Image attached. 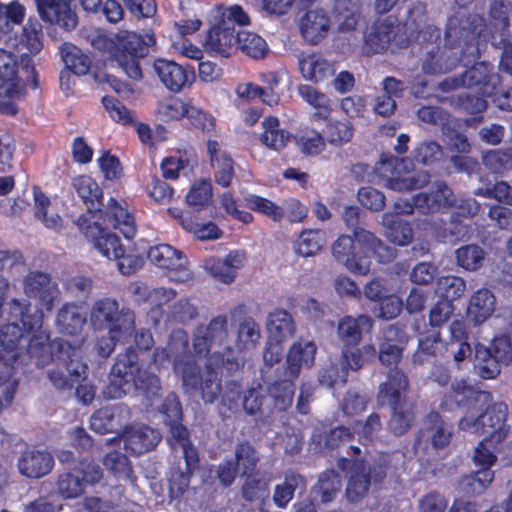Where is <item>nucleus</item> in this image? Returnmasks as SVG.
I'll use <instances>...</instances> for the list:
<instances>
[{
  "instance_id": "nucleus-41",
  "label": "nucleus",
  "mask_w": 512,
  "mask_h": 512,
  "mask_svg": "<svg viewBox=\"0 0 512 512\" xmlns=\"http://www.w3.org/2000/svg\"><path fill=\"white\" fill-rule=\"evenodd\" d=\"M324 232L316 229L303 230L294 244L295 252L303 257L316 255L325 243Z\"/></svg>"
},
{
  "instance_id": "nucleus-55",
  "label": "nucleus",
  "mask_w": 512,
  "mask_h": 512,
  "mask_svg": "<svg viewBox=\"0 0 512 512\" xmlns=\"http://www.w3.org/2000/svg\"><path fill=\"white\" fill-rule=\"evenodd\" d=\"M324 133L331 145L342 146L351 141L354 128L349 120L331 121L326 126Z\"/></svg>"
},
{
  "instance_id": "nucleus-20",
  "label": "nucleus",
  "mask_w": 512,
  "mask_h": 512,
  "mask_svg": "<svg viewBox=\"0 0 512 512\" xmlns=\"http://www.w3.org/2000/svg\"><path fill=\"white\" fill-rule=\"evenodd\" d=\"M482 26L483 19L479 16L473 17L469 27H463L461 29L456 27V20L451 18L447 25L446 40L448 43H452L454 40H457V46L461 47L463 54L467 53L474 58L478 53V48L469 41L474 40L476 34L478 37L484 36ZM461 60L464 62V65L469 62L465 60V55H463Z\"/></svg>"
},
{
  "instance_id": "nucleus-30",
  "label": "nucleus",
  "mask_w": 512,
  "mask_h": 512,
  "mask_svg": "<svg viewBox=\"0 0 512 512\" xmlns=\"http://www.w3.org/2000/svg\"><path fill=\"white\" fill-rule=\"evenodd\" d=\"M261 126L263 131L259 135V141L262 145L274 151H280L286 147L291 134L280 127V121L277 117H265Z\"/></svg>"
},
{
  "instance_id": "nucleus-38",
  "label": "nucleus",
  "mask_w": 512,
  "mask_h": 512,
  "mask_svg": "<svg viewBox=\"0 0 512 512\" xmlns=\"http://www.w3.org/2000/svg\"><path fill=\"white\" fill-rule=\"evenodd\" d=\"M494 310V295L487 289H480L471 297L467 312L472 320H487Z\"/></svg>"
},
{
  "instance_id": "nucleus-18",
  "label": "nucleus",
  "mask_w": 512,
  "mask_h": 512,
  "mask_svg": "<svg viewBox=\"0 0 512 512\" xmlns=\"http://www.w3.org/2000/svg\"><path fill=\"white\" fill-rule=\"evenodd\" d=\"M54 457L45 449L28 447L21 452L17 467L26 478L39 479L49 474L54 467Z\"/></svg>"
},
{
  "instance_id": "nucleus-25",
  "label": "nucleus",
  "mask_w": 512,
  "mask_h": 512,
  "mask_svg": "<svg viewBox=\"0 0 512 512\" xmlns=\"http://www.w3.org/2000/svg\"><path fill=\"white\" fill-rule=\"evenodd\" d=\"M427 436L431 440V444L436 449L446 447L451 440V429L443 421L438 412L432 411L426 415L424 419V427L416 437L414 449L417 452V446L420 444L421 439Z\"/></svg>"
},
{
  "instance_id": "nucleus-62",
  "label": "nucleus",
  "mask_w": 512,
  "mask_h": 512,
  "mask_svg": "<svg viewBox=\"0 0 512 512\" xmlns=\"http://www.w3.org/2000/svg\"><path fill=\"white\" fill-rule=\"evenodd\" d=\"M34 205L35 217L39 219L48 228H58L61 226V218L59 216L48 218L47 210L51 204L50 199L40 188H34Z\"/></svg>"
},
{
  "instance_id": "nucleus-12",
  "label": "nucleus",
  "mask_w": 512,
  "mask_h": 512,
  "mask_svg": "<svg viewBox=\"0 0 512 512\" xmlns=\"http://www.w3.org/2000/svg\"><path fill=\"white\" fill-rule=\"evenodd\" d=\"M349 473L346 497L350 502H359L367 495L371 482H379L385 476L380 466H372L365 459L354 460Z\"/></svg>"
},
{
  "instance_id": "nucleus-60",
  "label": "nucleus",
  "mask_w": 512,
  "mask_h": 512,
  "mask_svg": "<svg viewBox=\"0 0 512 512\" xmlns=\"http://www.w3.org/2000/svg\"><path fill=\"white\" fill-rule=\"evenodd\" d=\"M341 485L340 475L335 470L324 471L318 481L321 501L324 503L332 501L339 492Z\"/></svg>"
},
{
  "instance_id": "nucleus-19",
  "label": "nucleus",
  "mask_w": 512,
  "mask_h": 512,
  "mask_svg": "<svg viewBox=\"0 0 512 512\" xmlns=\"http://www.w3.org/2000/svg\"><path fill=\"white\" fill-rule=\"evenodd\" d=\"M211 27L204 40V48L212 56L229 57L235 51L237 42L233 27L219 24L210 17Z\"/></svg>"
},
{
  "instance_id": "nucleus-16",
  "label": "nucleus",
  "mask_w": 512,
  "mask_h": 512,
  "mask_svg": "<svg viewBox=\"0 0 512 512\" xmlns=\"http://www.w3.org/2000/svg\"><path fill=\"white\" fill-rule=\"evenodd\" d=\"M453 202L452 192L443 184H438L432 194H417L413 197V203L400 199L395 203L397 213L410 214L415 209L425 214L438 211L451 205Z\"/></svg>"
},
{
  "instance_id": "nucleus-63",
  "label": "nucleus",
  "mask_w": 512,
  "mask_h": 512,
  "mask_svg": "<svg viewBox=\"0 0 512 512\" xmlns=\"http://www.w3.org/2000/svg\"><path fill=\"white\" fill-rule=\"evenodd\" d=\"M109 323L112 325L109 326L107 335L97 338L94 346V350L97 355L104 359L108 358L113 353L116 343L119 340V335L121 334V326L119 325V322Z\"/></svg>"
},
{
  "instance_id": "nucleus-32",
  "label": "nucleus",
  "mask_w": 512,
  "mask_h": 512,
  "mask_svg": "<svg viewBox=\"0 0 512 512\" xmlns=\"http://www.w3.org/2000/svg\"><path fill=\"white\" fill-rule=\"evenodd\" d=\"M362 0H335L334 14L341 33L353 31L360 19Z\"/></svg>"
},
{
  "instance_id": "nucleus-46",
  "label": "nucleus",
  "mask_w": 512,
  "mask_h": 512,
  "mask_svg": "<svg viewBox=\"0 0 512 512\" xmlns=\"http://www.w3.org/2000/svg\"><path fill=\"white\" fill-rule=\"evenodd\" d=\"M323 311L315 300L313 299H307L301 301L299 303L298 307L295 309L293 313H289L284 309L281 308H275L273 311L269 313V317L271 320H286L287 318H320L323 317Z\"/></svg>"
},
{
  "instance_id": "nucleus-4",
  "label": "nucleus",
  "mask_w": 512,
  "mask_h": 512,
  "mask_svg": "<svg viewBox=\"0 0 512 512\" xmlns=\"http://www.w3.org/2000/svg\"><path fill=\"white\" fill-rule=\"evenodd\" d=\"M44 322H5L0 326V385L7 384L5 397L7 402L14 400L19 380L16 377L15 362L20 356V348L36 335L47 333L42 330Z\"/></svg>"
},
{
  "instance_id": "nucleus-39",
  "label": "nucleus",
  "mask_w": 512,
  "mask_h": 512,
  "mask_svg": "<svg viewBox=\"0 0 512 512\" xmlns=\"http://www.w3.org/2000/svg\"><path fill=\"white\" fill-rule=\"evenodd\" d=\"M300 97L315 109L314 117L325 120L329 117L332 108L331 100L322 92L316 90L310 85H300L298 87Z\"/></svg>"
},
{
  "instance_id": "nucleus-27",
  "label": "nucleus",
  "mask_w": 512,
  "mask_h": 512,
  "mask_svg": "<svg viewBox=\"0 0 512 512\" xmlns=\"http://www.w3.org/2000/svg\"><path fill=\"white\" fill-rule=\"evenodd\" d=\"M409 389V379L400 369H390L387 374V380L379 385L378 401L382 404L407 400Z\"/></svg>"
},
{
  "instance_id": "nucleus-33",
  "label": "nucleus",
  "mask_w": 512,
  "mask_h": 512,
  "mask_svg": "<svg viewBox=\"0 0 512 512\" xmlns=\"http://www.w3.org/2000/svg\"><path fill=\"white\" fill-rule=\"evenodd\" d=\"M193 80L194 73L192 70L172 61H162V84L170 91L179 92L189 86Z\"/></svg>"
},
{
  "instance_id": "nucleus-37",
  "label": "nucleus",
  "mask_w": 512,
  "mask_h": 512,
  "mask_svg": "<svg viewBox=\"0 0 512 512\" xmlns=\"http://www.w3.org/2000/svg\"><path fill=\"white\" fill-rule=\"evenodd\" d=\"M243 201L248 209L262 214L274 222H281L284 219V208L268 198L249 193L244 196Z\"/></svg>"
},
{
  "instance_id": "nucleus-21",
  "label": "nucleus",
  "mask_w": 512,
  "mask_h": 512,
  "mask_svg": "<svg viewBox=\"0 0 512 512\" xmlns=\"http://www.w3.org/2000/svg\"><path fill=\"white\" fill-rule=\"evenodd\" d=\"M330 27V18L327 12L320 7L307 10L299 22L301 35L312 44L322 41L327 36Z\"/></svg>"
},
{
  "instance_id": "nucleus-47",
  "label": "nucleus",
  "mask_w": 512,
  "mask_h": 512,
  "mask_svg": "<svg viewBox=\"0 0 512 512\" xmlns=\"http://www.w3.org/2000/svg\"><path fill=\"white\" fill-rule=\"evenodd\" d=\"M259 456L255 448L247 441L237 444L235 464L241 476L250 475L256 469Z\"/></svg>"
},
{
  "instance_id": "nucleus-9",
  "label": "nucleus",
  "mask_w": 512,
  "mask_h": 512,
  "mask_svg": "<svg viewBox=\"0 0 512 512\" xmlns=\"http://www.w3.org/2000/svg\"><path fill=\"white\" fill-rule=\"evenodd\" d=\"M103 479V470L93 460L83 458L71 470L60 473L56 480V491L63 499L81 496L87 486H93Z\"/></svg>"
},
{
  "instance_id": "nucleus-23",
  "label": "nucleus",
  "mask_w": 512,
  "mask_h": 512,
  "mask_svg": "<svg viewBox=\"0 0 512 512\" xmlns=\"http://www.w3.org/2000/svg\"><path fill=\"white\" fill-rule=\"evenodd\" d=\"M171 282L186 283L192 280V272L186 257L170 245L162 244V278Z\"/></svg>"
},
{
  "instance_id": "nucleus-43",
  "label": "nucleus",
  "mask_w": 512,
  "mask_h": 512,
  "mask_svg": "<svg viewBox=\"0 0 512 512\" xmlns=\"http://www.w3.org/2000/svg\"><path fill=\"white\" fill-rule=\"evenodd\" d=\"M502 365L486 350L485 345L477 344L475 346L474 367L481 378L495 379L500 374Z\"/></svg>"
},
{
  "instance_id": "nucleus-29",
  "label": "nucleus",
  "mask_w": 512,
  "mask_h": 512,
  "mask_svg": "<svg viewBox=\"0 0 512 512\" xmlns=\"http://www.w3.org/2000/svg\"><path fill=\"white\" fill-rule=\"evenodd\" d=\"M391 409V417L389 420L390 431L397 436L405 434L411 429L415 422V403L407 400L387 403Z\"/></svg>"
},
{
  "instance_id": "nucleus-49",
  "label": "nucleus",
  "mask_w": 512,
  "mask_h": 512,
  "mask_svg": "<svg viewBox=\"0 0 512 512\" xmlns=\"http://www.w3.org/2000/svg\"><path fill=\"white\" fill-rule=\"evenodd\" d=\"M213 197V189L210 180L201 179L195 181L186 195L189 206L196 210H202L210 204Z\"/></svg>"
},
{
  "instance_id": "nucleus-44",
  "label": "nucleus",
  "mask_w": 512,
  "mask_h": 512,
  "mask_svg": "<svg viewBox=\"0 0 512 512\" xmlns=\"http://www.w3.org/2000/svg\"><path fill=\"white\" fill-rule=\"evenodd\" d=\"M43 27L41 23L29 18L22 29L19 44L31 55H37L43 49Z\"/></svg>"
},
{
  "instance_id": "nucleus-35",
  "label": "nucleus",
  "mask_w": 512,
  "mask_h": 512,
  "mask_svg": "<svg viewBox=\"0 0 512 512\" xmlns=\"http://www.w3.org/2000/svg\"><path fill=\"white\" fill-rule=\"evenodd\" d=\"M122 314V320H134L135 315L131 310H119V303L116 299L105 297L97 300L90 312V320H119Z\"/></svg>"
},
{
  "instance_id": "nucleus-6",
  "label": "nucleus",
  "mask_w": 512,
  "mask_h": 512,
  "mask_svg": "<svg viewBox=\"0 0 512 512\" xmlns=\"http://www.w3.org/2000/svg\"><path fill=\"white\" fill-rule=\"evenodd\" d=\"M82 226L85 229V239L102 256L116 260L121 274L132 275L144 265L145 258L138 254L127 253L116 234H103V231L95 225L86 226L84 218H82Z\"/></svg>"
},
{
  "instance_id": "nucleus-11",
  "label": "nucleus",
  "mask_w": 512,
  "mask_h": 512,
  "mask_svg": "<svg viewBox=\"0 0 512 512\" xmlns=\"http://www.w3.org/2000/svg\"><path fill=\"white\" fill-rule=\"evenodd\" d=\"M506 417L507 406L502 402L494 403L478 417L471 415L462 418L459 422V428L477 435L495 438L496 441H502Z\"/></svg>"
},
{
  "instance_id": "nucleus-61",
  "label": "nucleus",
  "mask_w": 512,
  "mask_h": 512,
  "mask_svg": "<svg viewBox=\"0 0 512 512\" xmlns=\"http://www.w3.org/2000/svg\"><path fill=\"white\" fill-rule=\"evenodd\" d=\"M491 19L494 28L500 30V36L512 24V5L505 0H496L491 5Z\"/></svg>"
},
{
  "instance_id": "nucleus-51",
  "label": "nucleus",
  "mask_w": 512,
  "mask_h": 512,
  "mask_svg": "<svg viewBox=\"0 0 512 512\" xmlns=\"http://www.w3.org/2000/svg\"><path fill=\"white\" fill-rule=\"evenodd\" d=\"M26 15V9L18 0L8 4L0 1V31L7 32L14 25L22 24Z\"/></svg>"
},
{
  "instance_id": "nucleus-28",
  "label": "nucleus",
  "mask_w": 512,
  "mask_h": 512,
  "mask_svg": "<svg viewBox=\"0 0 512 512\" xmlns=\"http://www.w3.org/2000/svg\"><path fill=\"white\" fill-rule=\"evenodd\" d=\"M302 77L310 82H321L334 73V67L324 57L316 53H301L297 57Z\"/></svg>"
},
{
  "instance_id": "nucleus-36",
  "label": "nucleus",
  "mask_w": 512,
  "mask_h": 512,
  "mask_svg": "<svg viewBox=\"0 0 512 512\" xmlns=\"http://www.w3.org/2000/svg\"><path fill=\"white\" fill-rule=\"evenodd\" d=\"M60 49L65 67L75 75H86L90 71L91 59L80 48L71 43H63Z\"/></svg>"
},
{
  "instance_id": "nucleus-10",
  "label": "nucleus",
  "mask_w": 512,
  "mask_h": 512,
  "mask_svg": "<svg viewBox=\"0 0 512 512\" xmlns=\"http://www.w3.org/2000/svg\"><path fill=\"white\" fill-rule=\"evenodd\" d=\"M376 172L385 180L386 187L396 191L421 188L429 180L426 172L421 171L415 175L409 169L408 160L395 157L382 159L376 166Z\"/></svg>"
},
{
  "instance_id": "nucleus-14",
  "label": "nucleus",
  "mask_w": 512,
  "mask_h": 512,
  "mask_svg": "<svg viewBox=\"0 0 512 512\" xmlns=\"http://www.w3.org/2000/svg\"><path fill=\"white\" fill-rule=\"evenodd\" d=\"M40 19L49 25L71 31L78 24L75 0H34Z\"/></svg>"
},
{
  "instance_id": "nucleus-24",
  "label": "nucleus",
  "mask_w": 512,
  "mask_h": 512,
  "mask_svg": "<svg viewBox=\"0 0 512 512\" xmlns=\"http://www.w3.org/2000/svg\"><path fill=\"white\" fill-rule=\"evenodd\" d=\"M317 346L313 341L301 340L294 343L287 354L286 374L297 379L302 368H310L314 364Z\"/></svg>"
},
{
  "instance_id": "nucleus-53",
  "label": "nucleus",
  "mask_w": 512,
  "mask_h": 512,
  "mask_svg": "<svg viewBox=\"0 0 512 512\" xmlns=\"http://www.w3.org/2000/svg\"><path fill=\"white\" fill-rule=\"evenodd\" d=\"M296 143L300 151L308 156H316L326 148L323 136L316 130L301 131L296 137Z\"/></svg>"
},
{
  "instance_id": "nucleus-31",
  "label": "nucleus",
  "mask_w": 512,
  "mask_h": 512,
  "mask_svg": "<svg viewBox=\"0 0 512 512\" xmlns=\"http://www.w3.org/2000/svg\"><path fill=\"white\" fill-rule=\"evenodd\" d=\"M124 449L131 455L144 454L157 446L158 440L155 431L143 426L137 430H131L124 434Z\"/></svg>"
},
{
  "instance_id": "nucleus-17",
  "label": "nucleus",
  "mask_w": 512,
  "mask_h": 512,
  "mask_svg": "<svg viewBox=\"0 0 512 512\" xmlns=\"http://www.w3.org/2000/svg\"><path fill=\"white\" fill-rule=\"evenodd\" d=\"M23 285L28 297L37 298L46 311L53 310L54 300L57 298L59 290L48 273L30 271L25 276Z\"/></svg>"
},
{
  "instance_id": "nucleus-34",
  "label": "nucleus",
  "mask_w": 512,
  "mask_h": 512,
  "mask_svg": "<svg viewBox=\"0 0 512 512\" xmlns=\"http://www.w3.org/2000/svg\"><path fill=\"white\" fill-rule=\"evenodd\" d=\"M385 236L394 244L406 246L413 239V231L407 222L399 218L397 214L385 213L382 218Z\"/></svg>"
},
{
  "instance_id": "nucleus-22",
  "label": "nucleus",
  "mask_w": 512,
  "mask_h": 512,
  "mask_svg": "<svg viewBox=\"0 0 512 512\" xmlns=\"http://www.w3.org/2000/svg\"><path fill=\"white\" fill-rule=\"evenodd\" d=\"M400 28L392 27L387 24H377L370 27L364 34V43L368 52L379 53L387 49L395 52L397 48L402 47L399 43L398 35Z\"/></svg>"
},
{
  "instance_id": "nucleus-58",
  "label": "nucleus",
  "mask_w": 512,
  "mask_h": 512,
  "mask_svg": "<svg viewBox=\"0 0 512 512\" xmlns=\"http://www.w3.org/2000/svg\"><path fill=\"white\" fill-rule=\"evenodd\" d=\"M303 484V478L297 474L287 475L282 484L275 487L273 500L279 508H284L293 498L295 490Z\"/></svg>"
},
{
  "instance_id": "nucleus-42",
  "label": "nucleus",
  "mask_w": 512,
  "mask_h": 512,
  "mask_svg": "<svg viewBox=\"0 0 512 512\" xmlns=\"http://www.w3.org/2000/svg\"><path fill=\"white\" fill-rule=\"evenodd\" d=\"M87 12L101 13L107 22L118 23L124 17V9L117 0H80Z\"/></svg>"
},
{
  "instance_id": "nucleus-64",
  "label": "nucleus",
  "mask_w": 512,
  "mask_h": 512,
  "mask_svg": "<svg viewBox=\"0 0 512 512\" xmlns=\"http://www.w3.org/2000/svg\"><path fill=\"white\" fill-rule=\"evenodd\" d=\"M486 350L505 366L512 362V344L505 335L495 337L489 346H486Z\"/></svg>"
},
{
  "instance_id": "nucleus-40",
  "label": "nucleus",
  "mask_w": 512,
  "mask_h": 512,
  "mask_svg": "<svg viewBox=\"0 0 512 512\" xmlns=\"http://www.w3.org/2000/svg\"><path fill=\"white\" fill-rule=\"evenodd\" d=\"M295 379L279 380L267 385V393L273 401L274 409L278 411L287 410L293 402Z\"/></svg>"
},
{
  "instance_id": "nucleus-48",
  "label": "nucleus",
  "mask_w": 512,
  "mask_h": 512,
  "mask_svg": "<svg viewBox=\"0 0 512 512\" xmlns=\"http://www.w3.org/2000/svg\"><path fill=\"white\" fill-rule=\"evenodd\" d=\"M442 322H415L414 328L419 334V347L428 354H434L440 341V324Z\"/></svg>"
},
{
  "instance_id": "nucleus-45",
  "label": "nucleus",
  "mask_w": 512,
  "mask_h": 512,
  "mask_svg": "<svg viewBox=\"0 0 512 512\" xmlns=\"http://www.w3.org/2000/svg\"><path fill=\"white\" fill-rule=\"evenodd\" d=\"M236 40L238 48L244 54L254 59L263 58L268 51V45L265 40L253 32L246 30L239 31Z\"/></svg>"
},
{
  "instance_id": "nucleus-2",
  "label": "nucleus",
  "mask_w": 512,
  "mask_h": 512,
  "mask_svg": "<svg viewBox=\"0 0 512 512\" xmlns=\"http://www.w3.org/2000/svg\"><path fill=\"white\" fill-rule=\"evenodd\" d=\"M332 254L349 271L359 275H366L370 271V254L380 263L389 262L395 257L394 249L365 229H356L354 239L346 235L339 236L332 245Z\"/></svg>"
},
{
  "instance_id": "nucleus-57",
  "label": "nucleus",
  "mask_w": 512,
  "mask_h": 512,
  "mask_svg": "<svg viewBox=\"0 0 512 512\" xmlns=\"http://www.w3.org/2000/svg\"><path fill=\"white\" fill-rule=\"evenodd\" d=\"M485 253L477 245H467L456 251L457 263L460 267L468 271L479 269L484 261Z\"/></svg>"
},
{
  "instance_id": "nucleus-13",
  "label": "nucleus",
  "mask_w": 512,
  "mask_h": 512,
  "mask_svg": "<svg viewBox=\"0 0 512 512\" xmlns=\"http://www.w3.org/2000/svg\"><path fill=\"white\" fill-rule=\"evenodd\" d=\"M166 437L167 443L174 453L180 452L185 461V468L179 470V477L183 485H187L188 478L199 466V456L197 449L190 441L188 429L180 424H171Z\"/></svg>"
},
{
  "instance_id": "nucleus-26",
  "label": "nucleus",
  "mask_w": 512,
  "mask_h": 512,
  "mask_svg": "<svg viewBox=\"0 0 512 512\" xmlns=\"http://www.w3.org/2000/svg\"><path fill=\"white\" fill-rule=\"evenodd\" d=\"M72 187L87 207L86 213L90 219L96 213V209L103 206V191L99 184L91 176L83 174L72 180Z\"/></svg>"
},
{
  "instance_id": "nucleus-50",
  "label": "nucleus",
  "mask_w": 512,
  "mask_h": 512,
  "mask_svg": "<svg viewBox=\"0 0 512 512\" xmlns=\"http://www.w3.org/2000/svg\"><path fill=\"white\" fill-rule=\"evenodd\" d=\"M465 290V281L455 275L439 277L435 285V293L449 301L462 297Z\"/></svg>"
},
{
  "instance_id": "nucleus-52",
  "label": "nucleus",
  "mask_w": 512,
  "mask_h": 512,
  "mask_svg": "<svg viewBox=\"0 0 512 512\" xmlns=\"http://www.w3.org/2000/svg\"><path fill=\"white\" fill-rule=\"evenodd\" d=\"M103 464L119 479L132 480L134 477L128 457L119 451L114 450L107 453L103 459Z\"/></svg>"
},
{
  "instance_id": "nucleus-8",
  "label": "nucleus",
  "mask_w": 512,
  "mask_h": 512,
  "mask_svg": "<svg viewBox=\"0 0 512 512\" xmlns=\"http://www.w3.org/2000/svg\"><path fill=\"white\" fill-rule=\"evenodd\" d=\"M156 44L153 34H138L126 31L118 35V52L115 53V60L125 73L133 80L142 78V70L139 59L149 53V48Z\"/></svg>"
},
{
  "instance_id": "nucleus-1",
  "label": "nucleus",
  "mask_w": 512,
  "mask_h": 512,
  "mask_svg": "<svg viewBox=\"0 0 512 512\" xmlns=\"http://www.w3.org/2000/svg\"><path fill=\"white\" fill-rule=\"evenodd\" d=\"M28 355L35 360L37 367H44L50 362L55 364L48 371V378L58 390H71L87 377L88 366L80 359V347L60 338L50 341L49 333L30 339Z\"/></svg>"
},
{
  "instance_id": "nucleus-3",
  "label": "nucleus",
  "mask_w": 512,
  "mask_h": 512,
  "mask_svg": "<svg viewBox=\"0 0 512 512\" xmlns=\"http://www.w3.org/2000/svg\"><path fill=\"white\" fill-rule=\"evenodd\" d=\"M132 387L141 390L147 398H150L158 394L160 379L148 368L143 369L140 366L136 349L129 347L124 354L118 355L109 374V383L102 393L107 399H120Z\"/></svg>"
},
{
  "instance_id": "nucleus-59",
  "label": "nucleus",
  "mask_w": 512,
  "mask_h": 512,
  "mask_svg": "<svg viewBox=\"0 0 512 512\" xmlns=\"http://www.w3.org/2000/svg\"><path fill=\"white\" fill-rule=\"evenodd\" d=\"M493 478L494 473L490 469H481L462 480V490L466 494H481L492 482Z\"/></svg>"
},
{
  "instance_id": "nucleus-54",
  "label": "nucleus",
  "mask_w": 512,
  "mask_h": 512,
  "mask_svg": "<svg viewBox=\"0 0 512 512\" xmlns=\"http://www.w3.org/2000/svg\"><path fill=\"white\" fill-rule=\"evenodd\" d=\"M210 17L219 24H226L230 26V23H236L238 25H248L249 17L239 5H233L230 7L216 6L211 10Z\"/></svg>"
},
{
  "instance_id": "nucleus-7",
  "label": "nucleus",
  "mask_w": 512,
  "mask_h": 512,
  "mask_svg": "<svg viewBox=\"0 0 512 512\" xmlns=\"http://www.w3.org/2000/svg\"><path fill=\"white\" fill-rule=\"evenodd\" d=\"M82 218L85 219L86 226L95 225L103 231V234H114L109 231L108 227H113L122 232L125 238L132 239L136 234V224L134 216L128 212L115 198L108 200L107 206L96 209V213L90 219L88 215H80L77 225L80 232L85 237V229L82 226Z\"/></svg>"
},
{
  "instance_id": "nucleus-5",
  "label": "nucleus",
  "mask_w": 512,
  "mask_h": 512,
  "mask_svg": "<svg viewBox=\"0 0 512 512\" xmlns=\"http://www.w3.org/2000/svg\"><path fill=\"white\" fill-rule=\"evenodd\" d=\"M498 84L499 76L490 73L488 64L479 62L470 70L466 71L461 80L454 81L451 87H477V92L480 93L482 97L466 95L461 103L464 109L472 113L482 112L486 109L487 103L483 97H493V102L500 109L512 110V88L497 95L496 88Z\"/></svg>"
},
{
  "instance_id": "nucleus-56",
  "label": "nucleus",
  "mask_w": 512,
  "mask_h": 512,
  "mask_svg": "<svg viewBox=\"0 0 512 512\" xmlns=\"http://www.w3.org/2000/svg\"><path fill=\"white\" fill-rule=\"evenodd\" d=\"M102 104L113 121L124 126H132L135 124L132 111L117 98L106 95L102 98Z\"/></svg>"
},
{
  "instance_id": "nucleus-15",
  "label": "nucleus",
  "mask_w": 512,
  "mask_h": 512,
  "mask_svg": "<svg viewBox=\"0 0 512 512\" xmlns=\"http://www.w3.org/2000/svg\"><path fill=\"white\" fill-rule=\"evenodd\" d=\"M215 357L216 360H219V356L213 355L209 359V365H207V370L203 375H200L195 371L192 366H187V368L183 371V386L187 391H201V397L206 403H213L221 393V383L218 377V373L212 369L211 361L212 358Z\"/></svg>"
}]
</instances>
